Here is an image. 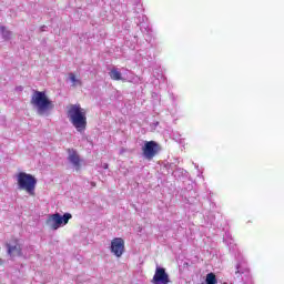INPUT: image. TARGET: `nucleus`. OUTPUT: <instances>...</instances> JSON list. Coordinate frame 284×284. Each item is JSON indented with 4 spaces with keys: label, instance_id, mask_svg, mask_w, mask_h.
<instances>
[{
    "label": "nucleus",
    "instance_id": "obj_1",
    "mask_svg": "<svg viewBox=\"0 0 284 284\" xmlns=\"http://www.w3.org/2000/svg\"><path fill=\"white\" fill-rule=\"evenodd\" d=\"M68 119L77 132H85L88 116L85 115V109L81 108V104L77 103L68 106Z\"/></svg>",
    "mask_w": 284,
    "mask_h": 284
},
{
    "label": "nucleus",
    "instance_id": "obj_2",
    "mask_svg": "<svg viewBox=\"0 0 284 284\" xmlns=\"http://www.w3.org/2000/svg\"><path fill=\"white\" fill-rule=\"evenodd\" d=\"M31 103L37 109L40 116H44V114L49 115L50 111L54 110V103L43 91H34Z\"/></svg>",
    "mask_w": 284,
    "mask_h": 284
},
{
    "label": "nucleus",
    "instance_id": "obj_3",
    "mask_svg": "<svg viewBox=\"0 0 284 284\" xmlns=\"http://www.w3.org/2000/svg\"><path fill=\"white\" fill-rule=\"evenodd\" d=\"M19 190H26L27 194L34 196V190H37V178L26 172H20L17 175Z\"/></svg>",
    "mask_w": 284,
    "mask_h": 284
},
{
    "label": "nucleus",
    "instance_id": "obj_4",
    "mask_svg": "<svg viewBox=\"0 0 284 284\" xmlns=\"http://www.w3.org/2000/svg\"><path fill=\"white\" fill-rule=\"evenodd\" d=\"M70 219H72V214L70 213H64L63 215H61V213L49 214L47 225L51 230L57 231L61 227H65V225L70 223Z\"/></svg>",
    "mask_w": 284,
    "mask_h": 284
},
{
    "label": "nucleus",
    "instance_id": "obj_5",
    "mask_svg": "<svg viewBox=\"0 0 284 284\" xmlns=\"http://www.w3.org/2000/svg\"><path fill=\"white\" fill-rule=\"evenodd\" d=\"M4 250L10 261H14V258L23 256V245L19 243V240H11L9 242H6Z\"/></svg>",
    "mask_w": 284,
    "mask_h": 284
},
{
    "label": "nucleus",
    "instance_id": "obj_6",
    "mask_svg": "<svg viewBox=\"0 0 284 284\" xmlns=\"http://www.w3.org/2000/svg\"><path fill=\"white\" fill-rule=\"evenodd\" d=\"M161 152V146L154 141H145L142 146V154L146 161H152Z\"/></svg>",
    "mask_w": 284,
    "mask_h": 284
},
{
    "label": "nucleus",
    "instance_id": "obj_7",
    "mask_svg": "<svg viewBox=\"0 0 284 284\" xmlns=\"http://www.w3.org/2000/svg\"><path fill=\"white\" fill-rule=\"evenodd\" d=\"M111 254L116 256V258H121L123 256V253L125 252V241L121 237H114L111 241Z\"/></svg>",
    "mask_w": 284,
    "mask_h": 284
},
{
    "label": "nucleus",
    "instance_id": "obj_8",
    "mask_svg": "<svg viewBox=\"0 0 284 284\" xmlns=\"http://www.w3.org/2000/svg\"><path fill=\"white\" fill-rule=\"evenodd\" d=\"M170 275L165 272L164 267L156 266L155 273L152 278L153 284H170Z\"/></svg>",
    "mask_w": 284,
    "mask_h": 284
},
{
    "label": "nucleus",
    "instance_id": "obj_9",
    "mask_svg": "<svg viewBox=\"0 0 284 284\" xmlns=\"http://www.w3.org/2000/svg\"><path fill=\"white\" fill-rule=\"evenodd\" d=\"M135 23L140 27V30L143 34H150V22H148V17L143 13H140L136 17Z\"/></svg>",
    "mask_w": 284,
    "mask_h": 284
},
{
    "label": "nucleus",
    "instance_id": "obj_10",
    "mask_svg": "<svg viewBox=\"0 0 284 284\" xmlns=\"http://www.w3.org/2000/svg\"><path fill=\"white\" fill-rule=\"evenodd\" d=\"M68 161L75 168V170H80L81 168V158H79V153L74 151V149L68 150Z\"/></svg>",
    "mask_w": 284,
    "mask_h": 284
},
{
    "label": "nucleus",
    "instance_id": "obj_11",
    "mask_svg": "<svg viewBox=\"0 0 284 284\" xmlns=\"http://www.w3.org/2000/svg\"><path fill=\"white\" fill-rule=\"evenodd\" d=\"M247 272H250V268L247 267V261H245V257L239 256L235 274H247Z\"/></svg>",
    "mask_w": 284,
    "mask_h": 284
},
{
    "label": "nucleus",
    "instance_id": "obj_12",
    "mask_svg": "<svg viewBox=\"0 0 284 284\" xmlns=\"http://www.w3.org/2000/svg\"><path fill=\"white\" fill-rule=\"evenodd\" d=\"M109 77L113 81H128V78L123 77V73H121V70H119V68H112L109 71Z\"/></svg>",
    "mask_w": 284,
    "mask_h": 284
},
{
    "label": "nucleus",
    "instance_id": "obj_13",
    "mask_svg": "<svg viewBox=\"0 0 284 284\" xmlns=\"http://www.w3.org/2000/svg\"><path fill=\"white\" fill-rule=\"evenodd\" d=\"M224 243L230 248V252H236V244H234V240L232 239V235L230 233H226L224 236Z\"/></svg>",
    "mask_w": 284,
    "mask_h": 284
},
{
    "label": "nucleus",
    "instance_id": "obj_14",
    "mask_svg": "<svg viewBox=\"0 0 284 284\" xmlns=\"http://www.w3.org/2000/svg\"><path fill=\"white\" fill-rule=\"evenodd\" d=\"M0 32L4 41H10V39H12V31L6 29V27H0Z\"/></svg>",
    "mask_w": 284,
    "mask_h": 284
},
{
    "label": "nucleus",
    "instance_id": "obj_15",
    "mask_svg": "<svg viewBox=\"0 0 284 284\" xmlns=\"http://www.w3.org/2000/svg\"><path fill=\"white\" fill-rule=\"evenodd\" d=\"M205 283L206 284H216V283H219V281L216 280V275L214 273L206 274Z\"/></svg>",
    "mask_w": 284,
    "mask_h": 284
},
{
    "label": "nucleus",
    "instance_id": "obj_16",
    "mask_svg": "<svg viewBox=\"0 0 284 284\" xmlns=\"http://www.w3.org/2000/svg\"><path fill=\"white\" fill-rule=\"evenodd\" d=\"M69 80L71 81L73 88H75V85H81V80L77 79V75H74V73L69 74Z\"/></svg>",
    "mask_w": 284,
    "mask_h": 284
},
{
    "label": "nucleus",
    "instance_id": "obj_17",
    "mask_svg": "<svg viewBox=\"0 0 284 284\" xmlns=\"http://www.w3.org/2000/svg\"><path fill=\"white\" fill-rule=\"evenodd\" d=\"M170 99L171 101L176 102L178 97L174 93H171Z\"/></svg>",
    "mask_w": 284,
    "mask_h": 284
},
{
    "label": "nucleus",
    "instance_id": "obj_18",
    "mask_svg": "<svg viewBox=\"0 0 284 284\" xmlns=\"http://www.w3.org/2000/svg\"><path fill=\"white\" fill-rule=\"evenodd\" d=\"M136 7H138V10H140V12H143V6L142 4H136Z\"/></svg>",
    "mask_w": 284,
    "mask_h": 284
},
{
    "label": "nucleus",
    "instance_id": "obj_19",
    "mask_svg": "<svg viewBox=\"0 0 284 284\" xmlns=\"http://www.w3.org/2000/svg\"><path fill=\"white\" fill-rule=\"evenodd\" d=\"M47 29H48V27H45V26L41 27V32H45Z\"/></svg>",
    "mask_w": 284,
    "mask_h": 284
},
{
    "label": "nucleus",
    "instance_id": "obj_20",
    "mask_svg": "<svg viewBox=\"0 0 284 284\" xmlns=\"http://www.w3.org/2000/svg\"><path fill=\"white\" fill-rule=\"evenodd\" d=\"M102 168H103L104 170H108V163L102 164Z\"/></svg>",
    "mask_w": 284,
    "mask_h": 284
},
{
    "label": "nucleus",
    "instance_id": "obj_21",
    "mask_svg": "<svg viewBox=\"0 0 284 284\" xmlns=\"http://www.w3.org/2000/svg\"><path fill=\"white\" fill-rule=\"evenodd\" d=\"M196 170H199V164H195Z\"/></svg>",
    "mask_w": 284,
    "mask_h": 284
}]
</instances>
